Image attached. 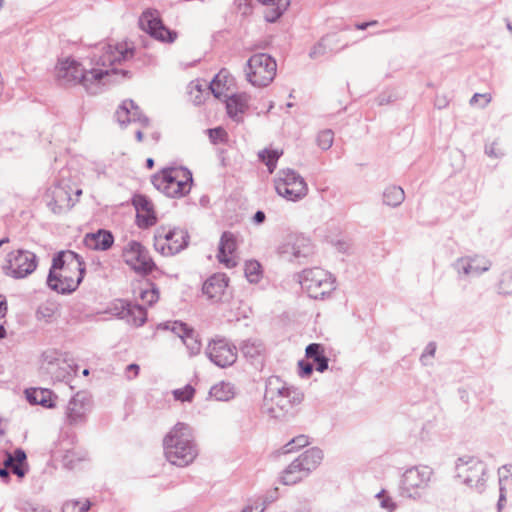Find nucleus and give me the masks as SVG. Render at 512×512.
<instances>
[{
  "instance_id": "obj_1",
  "label": "nucleus",
  "mask_w": 512,
  "mask_h": 512,
  "mask_svg": "<svg viewBox=\"0 0 512 512\" xmlns=\"http://www.w3.org/2000/svg\"><path fill=\"white\" fill-rule=\"evenodd\" d=\"M133 55L134 50L124 44L100 43L91 56V64L96 67L85 69L79 62L66 59L56 67L57 81L62 86L81 84L90 94H97L99 85L109 82L111 76L120 74L128 77V70H118L114 65L131 59Z\"/></svg>"
},
{
  "instance_id": "obj_2",
  "label": "nucleus",
  "mask_w": 512,
  "mask_h": 512,
  "mask_svg": "<svg viewBox=\"0 0 512 512\" xmlns=\"http://www.w3.org/2000/svg\"><path fill=\"white\" fill-rule=\"evenodd\" d=\"M166 459L175 466L186 467L198 455L192 428L183 422H178L163 439Z\"/></svg>"
},
{
  "instance_id": "obj_3",
  "label": "nucleus",
  "mask_w": 512,
  "mask_h": 512,
  "mask_svg": "<svg viewBox=\"0 0 512 512\" xmlns=\"http://www.w3.org/2000/svg\"><path fill=\"white\" fill-rule=\"evenodd\" d=\"M304 399L302 391L290 386L278 376H271L266 381L264 407L273 418L284 417L294 406Z\"/></svg>"
},
{
  "instance_id": "obj_4",
  "label": "nucleus",
  "mask_w": 512,
  "mask_h": 512,
  "mask_svg": "<svg viewBox=\"0 0 512 512\" xmlns=\"http://www.w3.org/2000/svg\"><path fill=\"white\" fill-rule=\"evenodd\" d=\"M154 187L171 198H181L189 194L193 177L186 167H167L152 176Z\"/></svg>"
},
{
  "instance_id": "obj_5",
  "label": "nucleus",
  "mask_w": 512,
  "mask_h": 512,
  "mask_svg": "<svg viewBox=\"0 0 512 512\" xmlns=\"http://www.w3.org/2000/svg\"><path fill=\"white\" fill-rule=\"evenodd\" d=\"M298 281L302 289L313 299H323L335 289L332 275L319 267L304 269L298 274Z\"/></svg>"
},
{
  "instance_id": "obj_6",
  "label": "nucleus",
  "mask_w": 512,
  "mask_h": 512,
  "mask_svg": "<svg viewBox=\"0 0 512 512\" xmlns=\"http://www.w3.org/2000/svg\"><path fill=\"white\" fill-rule=\"evenodd\" d=\"M456 476L465 485L481 493L487 481V465L473 456H463L457 459Z\"/></svg>"
},
{
  "instance_id": "obj_7",
  "label": "nucleus",
  "mask_w": 512,
  "mask_h": 512,
  "mask_svg": "<svg viewBox=\"0 0 512 512\" xmlns=\"http://www.w3.org/2000/svg\"><path fill=\"white\" fill-rule=\"evenodd\" d=\"M277 71L276 61L266 53L252 55L246 63V79L255 87L269 85Z\"/></svg>"
},
{
  "instance_id": "obj_8",
  "label": "nucleus",
  "mask_w": 512,
  "mask_h": 512,
  "mask_svg": "<svg viewBox=\"0 0 512 512\" xmlns=\"http://www.w3.org/2000/svg\"><path fill=\"white\" fill-rule=\"evenodd\" d=\"M433 471L428 466H414L407 469L400 481V494L411 499H420L426 494Z\"/></svg>"
},
{
  "instance_id": "obj_9",
  "label": "nucleus",
  "mask_w": 512,
  "mask_h": 512,
  "mask_svg": "<svg viewBox=\"0 0 512 512\" xmlns=\"http://www.w3.org/2000/svg\"><path fill=\"white\" fill-rule=\"evenodd\" d=\"M277 194L288 201H299L308 193L304 178L295 170L286 168L278 171L274 179Z\"/></svg>"
},
{
  "instance_id": "obj_10",
  "label": "nucleus",
  "mask_w": 512,
  "mask_h": 512,
  "mask_svg": "<svg viewBox=\"0 0 512 512\" xmlns=\"http://www.w3.org/2000/svg\"><path fill=\"white\" fill-rule=\"evenodd\" d=\"M7 264L3 266L7 276L22 279L32 274L38 265L37 256L29 251L19 249L7 255Z\"/></svg>"
},
{
  "instance_id": "obj_11",
  "label": "nucleus",
  "mask_w": 512,
  "mask_h": 512,
  "mask_svg": "<svg viewBox=\"0 0 512 512\" xmlns=\"http://www.w3.org/2000/svg\"><path fill=\"white\" fill-rule=\"evenodd\" d=\"M189 234L181 228L162 227L155 235V248L160 250L163 255H175L188 246Z\"/></svg>"
},
{
  "instance_id": "obj_12",
  "label": "nucleus",
  "mask_w": 512,
  "mask_h": 512,
  "mask_svg": "<svg viewBox=\"0 0 512 512\" xmlns=\"http://www.w3.org/2000/svg\"><path fill=\"white\" fill-rule=\"evenodd\" d=\"M123 258L125 263L140 275H148L156 269L149 251L138 241L128 242L123 250Z\"/></svg>"
},
{
  "instance_id": "obj_13",
  "label": "nucleus",
  "mask_w": 512,
  "mask_h": 512,
  "mask_svg": "<svg viewBox=\"0 0 512 512\" xmlns=\"http://www.w3.org/2000/svg\"><path fill=\"white\" fill-rule=\"evenodd\" d=\"M237 347L227 338L216 336L208 342L205 355L208 359L220 368L233 365L237 360Z\"/></svg>"
},
{
  "instance_id": "obj_14",
  "label": "nucleus",
  "mask_w": 512,
  "mask_h": 512,
  "mask_svg": "<svg viewBox=\"0 0 512 512\" xmlns=\"http://www.w3.org/2000/svg\"><path fill=\"white\" fill-rule=\"evenodd\" d=\"M85 274V263L80 267H72V270L63 271V273H56L52 270L49 271L47 277V285L54 291L62 294H67L75 291Z\"/></svg>"
},
{
  "instance_id": "obj_15",
  "label": "nucleus",
  "mask_w": 512,
  "mask_h": 512,
  "mask_svg": "<svg viewBox=\"0 0 512 512\" xmlns=\"http://www.w3.org/2000/svg\"><path fill=\"white\" fill-rule=\"evenodd\" d=\"M314 252V246L310 238L302 234H290L279 247V253L289 259L307 258Z\"/></svg>"
},
{
  "instance_id": "obj_16",
  "label": "nucleus",
  "mask_w": 512,
  "mask_h": 512,
  "mask_svg": "<svg viewBox=\"0 0 512 512\" xmlns=\"http://www.w3.org/2000/svg\"><path fill=\"white\" fill-rule=\"evenodd\" d=\"M92 407L91 397L85 391L77 392L66 406V420L70 425L83 424Z\"/></svg>"
},
{
  "instance_id": "obj_17",
  "label": "nucleus",
  "mask_w": 512,
  "mask_h": 512,
  "mask_svg": "<svg viewBox=\"0 0 512 512\" xmlns=\"http://www.w3.org/2000/svg\"><path fill=\"white\" fill-rule=\"evenodd\" d=\"M139 23L145 32L161 42L173 43L177 38L176 31L167 28L162 20L151 12H144Z\"/></svg>"
},
{
  "instance_id": "obj_18",
  "label": "nucleus",
  "mask_w": 512,
  "mask_h": 512,
  "mask_svg": "<svg viewBox=\"0 0 512 512\" xmlns=\"http://www.w3.org/2000/svg\"><path fill=\"white\" fill-rule=\"evenodd\" d=\"M45 198L47 206L54 214L65 213L74 206L70 190L61 184L48 188Z\"/></svg>"
},
{
  "instance_id": "obj_19",
  "label": "nucleus",
  "mask_w": 512,
  "mask_h": 512,
  "mask_svg": "<svg viewBox=\"0 0 512 512\" xmlns=\"http://www.w3.org/2000/svg\"><path fill=\"white\" fill-rule=\"evenodd\" d=\"M113 314L134 326H142L147 320V311L143 305L119 300L111 309Z\"/></svg>"
},
{
  "instance_id": "obj_20",
  "label": "nucleus",
  "mask_w": 512,
  "mask_h": 512,
  "mask_svg": "<svg viewBox=\"0 0 512 512\" xmlns=\"http://www.w3.org/2000/svg\"><path fill=\"white\" fill-rule=\"evenodd\" d=\"M491 267V261L480 256L462 257L456 260L454 268L459 274L464 275H481L488 271Z\"/></svg>"
},
{
  "instance_id": "obj_21",
  "label": "nucleus",
  "mask_w": 512,
  "mask_h": 512,
  "mask_svg": "<svg viewBox=\"0 0 512 512\" xmlns=\"http://www.w3.org/2000/svg\"><path fill=\"white\" fill-rule=\"evenodd\" d=\"M133 205L137 212V223L141 228L153 226L157 218L153 210V204L148 197L144 195H136L133 198Z\"/></svg>"
},
{
  "instance_id": "obj_22",
  "label": "nucleus",
  "mask_w": 512,
  "mask_h": 512,
  "mask_svg": "<svg viewBox=\"0 0 512 512\" xmlns=\"http://www.w3.org/2000/svg\"><path fill=\"white\" fill-rule=\"evenodd\" d=\"M250 95L242 93H234L227 97L226 109L228 116L236 123H243V114L249 108Z\"/></svg>"
},
{
  "instance_id": "obj_23",
  "label": "nucleus",
  "mask_w": 512,
  "mask_h": 512,
  "mask_svg": "<svg viewBox=\"0 0 512 512\" xmlns=\"http://www.w3.org/2000/svg\"><path fill=\"white\" fill-rule=\"evenodd\" d=\"M236 248L237 243L234 234L229 231L223 232L220 238L217 255L219 262L225 264L226 267L228 268L234 267L236 265V262L233 259L232 255L236 251Z\"/></svg>"
},
{
  "instance_id": "obj_24",
  "label": "nucleus",
  "mask_w": 512,
  "mask_h": 512,
  "mask_svg": "<svg viewBox=\"0 0 512 512\" xmlns=\"http://www.w3.org/2000/svg\"><path fill=\"white\" fill-rule=\"evenodd\" d=\"M83 242L91 250L107 251L114 243V236L109 230L99 229L96 232L87 233Z\"/></svg>"
},
{
  "instance_id": "obj_25",
  "label": "nucleus",
  "mask_w": 512,
  "mask_h": 512,
  "mask_svg": "<svg viewBox=\"0 0 512 512\" xmlns=\"http://www.w3.org/2000/svg\"><path fill=\"white\" fill-rule=\"evenodd\" d=\"M84 263L82 257L74 251H60L58 252L52 260V271L62 270L66 272V270H72V267H80Z\"/></svg>"
},
{
  "instance_id": "obj_26",
  "label": "nucleus",
  "mask_w": 512,
  "mask_h": 512,
  "mask_svg": "<svg viewBox=\"0 0 512 512\" xmlns=\"http://www.w3.org/2000/svg\"><path fill=\"white\" fill-rule=\"evenodd\" d=\"M227 285V279L224 275L214 274L204 282L202 291L209 299L219 300Z\"/></svg>"
},
{
  "instance_id": "obj_27",
  "label": "nucleus",
  "mask_w": 512,
  "mask_h": 512,
  "mask_svg": "<svg viewBox=\"0 0 512 512\" xmlns=\"http://www.w3.org/2000/svg\"><path fill=\"white\" fill-rule=\"evenodd\" d=\"M26 398L30 404L41 405L45 408L55 407L57 396L49 389L30 388L26 390Z\"/></svg>"
},
{
  "instance_id": "obj_28",
  "label": "nucleus",
  "mask_w": 512,
  "mask_h": 512,
  "mask_svg": "<svg viewBox=\"0 0 512 512\" xmlns=\"http://www.w3.org/2000/svg\"><path fill=\"white\" fill-rule=\"evenodd\" d=\"M302 470H305L306 474H310L315 470L323 460V451L318 447H312L297 457Z\"/></svg>"
},
{
  "instance_id": "obj_29",
  "label": "nucleus",
  "mask_w": 512,
  "mask_h": 512,
  "mask_svg": "<svg viewBox=\"0 0 512 512\" xmlns=\"http://www.w3.org/2000/svg\"><path fill=\"white\" fill-rule=\"evenodd\" d=\"M266 7L264 18L267 22L277 21L290 5L289 0H258Z\"/></svg>"
},
{
  "instance_id": "obj_30",
  "label": "nucleus",
  "mask_w": 512,
  "mask_h": 512,
  "mask_svg": "<svg viewBox=\"0 0 512 512\" xmlns=\"http://www.w3.org/2000/svg\"><path fill=\"white\" fill-rule=\"evenodd\" d=\"M239 349L244 357L251 361L261 358L266 352L264 343L260 339L256 338H250L242 341Z\"/></svg>"
},
{
  "instance_id": "obj_31",
  "label": "nucleus",
  "mask_w": 512,
  "mask_h": 512,
  "mask_svg": "<svg viewBox=\"0 0 512 512\" xmlns=\"http://www.w3.org/2000/svg\"><path fill=\"white\" fill-rule=\"evenodd\" d=\"M306 357L313 361L316 370L324 372L328 369L329 359L324 354V347L319 343H311L306 347Z\"/></svg>"
},
{
  "instance_id": "obj_32",
  "label": "nucleus",
  "mask_w": 512,
  "mask_h": 512,
  "mask_svg": "<svg viewBox=\"0 0 512 512\" xmlns=\"http://www.w3.org/2000/svg\"><path fill=\"white\" fill-rule=\"evenodd\" d=\"M209 394L217 401H229L235 396V387L230 382H220L210 388Z\"/></svg>"
},
{
  "instance_id": "obj_33",
  "label": "nucleus",
  "mask_w": 512,
  "mask_h": 512,
  "mask_svg": "<svg viewBox=\"0 0 512 512\" xmlns=\"http://www.w3.org/2000/svg\"><path fill=\"white\" fill-rule=\"evenodd\" d=\"M405 199L404 190L400 186H388L383 192V203L387 206L397 207Z\"/></svg>"
},
{
  "instance_id": "obj_34",
  "label": "nucleus",
  "mask_w": 512,
  "mask_h": 512,
  "mask_svg": "<svg viewBox=\"0 0 512 512\" xmlns=\"http://www.w3.org/2000/svg\"><path fill=\"white\" fill-rule=\"evenodd\" d=\"M183 344L186 346L189 356L193 357L200 353L202 343L199 334L191 327L189 332L182 338Z\"/></svg>"
},
{
  "instance_id": "obj_35",
  "label": "nucleus",
  "mask_w": 512,
  "mask_h": 512,
  "mask_svg": "<svg viewBox=\"0 0 512 512\" xmlns=\"http://www.w3.org/2000/svg\"><path fill=\"white\" fill-rule=\"evenodd\" d=\"M139 298L148 306H152L159 300V289L152 283L147 281L146 287L140 288Z\"/></svg>"
},
{
  "instance_id": "obj_36",
  "label": "nucleus",
  "mask_w": 512,
  "mask_h": 512,
  "mask_svg": "<svg viewBox=\"0 0 512 512\" xmlns=\"http://www.w3.org/2000/svg\"><path fill=\"white\" fill-rule=\"evenodd\" d=\"M229 77L228 71L226 69H222L212 80L210 89L216 98H220L223 94L222 87L227 85Z\"/></svg>"
},
{
  "instance_id": "obj_37",
  "label": "nucleus",
  "mask_w": 512,
  "mask_h": 512,
  "mask_svg": "<svg viewBox=\"0 0 512 512\" xmlns=\"http://www.w3.org/2000/svg\"><path fill=\"white\" fill-rule=\"evenodd\" d=\"M245 276L250 283H258L262 278L261 264L256 260H249L245 263Z\"/></svg>"
},
{
  "instance_id": "obj_38",
  "label": "nucleus",
  "mask_w": 512,
  "mask_h": 512,
  "mask_svg": "<svg viewBox=\"0 0 512 512\" xmlns=\"http://www.w3.org/2000/svg\"><path fill=\"white\" fill-rule=\"evenodd\" d=\"M281 154L282 153L277 150L264 149L259 152L258 157L262 162L265 163L269 173H273Z\"/></svg>"
},
{
  "instance_id": "obj_39",
  "label": "nucleus",
  "mask_w": 512,
  "mask_h": 512,
  "mask_svg": "<svg viewBox=\"0 0 512 512\" xmlns=\"http://www.w3.org/2000/svg\"><path fill=\"white\" fill-rule=\"evenodd\" d=\"M333 47L331 44V38L325 36L320 39L310 50L309 56L311 59H317L325 55L328 51H332Z\"/></svg>"
},
{
  "instance_id": "obj_40",
  "label": "nucleus",
  "mask_w": 512,
  "mask_h": 512,
  "mask_svg": "<svg viewBox=\"0 0 512 512\" xmlns=\"http://www.w3.org/2000/svg\"><path fill=\"white\" fill-rule=\"evenodd\" d=\"M130 107H133V100H124L115 112L116 120L121 126L130 123Z\"/></svg>"
},
{
  "instance_id": "obj_41",
  "label": "nucleus",
  "mask_w": 512,
  "mask_h": 512,
  "mask_svg": "<svg viewBox=\"0 0 512 512\" xmlns=\"http://www.w3.org/2000/svg\"><path fill=\"white\" fill-rule=\"evenodd\" d=\"M58 311V305L54 302H46L41 304L37 311L36 316L39 320L43 319L46 322H50L54 315Z\"/></svg>"
},
{
  "instance_id": "obj_42",
  "label": "nucleus",
  "mask_w": 512,
  "mask_h": 512,
  "mask_svg": "<svg viewBox=\"0 0 512 512\" xmlns=\"http://www.w3.org/2000/svg\"><path fill=\"white\" fill-rule=\"evenodd\" d=\"M77 373V366H72L67 363H63L62 366L58 367L57 370L54 372V377L58 381H65L70 382L71 377L73 375H76Z\"/></svg>"
},
{
  "instance_id": "obj_43",
  "label": "nucleus",
  "mask_w": 512,
  "mask_h": 512,
  "mask_svg": "<svg viewBox=\"0 0 512 512\" xmlns=\"http://www.w3.org/2000/svg\"><path fill=\"white\" fill-rule=\"evenodd\" d=\"M15 455L17 457V462L15 463V465H13V467L10 470L19 478H23L27 473V470L24 467L27 458L26 453L24 450L18 448L15 450Z\"/></svg>"
},
{
  "instance_id": "obj_44",
  "label": "nucleus",
  "mask_w": 512,
  "mask_h": 512,
  "mask_svg": "<svg viewBox=\"0 0 512 512\" xmlns=\"http://www.w3.org/2000/svg\"><path fill=\"white\" fill-rule=\"evenodd\" d=\"M90 508V502L85 500L84 502L78 500L66 501L62 506V512H86Z\"/></svg>"
},
{
  "instance_id": "obj_45",
  "label": "nucleus",
  "mask_w": 512,
  "mask_h": 512,
  "mask_svg": "<svg viewBox=\"0 0 512 512\" xmlns=\"http://www.w3.org/2000/svg\"><path fill=\"white\" fill-rule=\"evenodd\" d=\"M163 328L166 330H170L171 332H173L175 335L182 339L183 336L186 335L187 332H189V329L191 327L184 322L173 321L164 323Z\"/></svg>"
},
{
  "instance_id": "obj_46",
  "label": "nucleus",
  "mask_w": 512,
  "mask_h": 512,
  "mask_svg": "<svg viewBox=\"0 0 512 512\" xmlns=\"http://www.w3.org/2000/svg\"><path fill=\"white\" fill-rule=\"evenodd\" d=\"M334 141V132L331 129L320 131L317 136V144L322 150L331 148Z\"/></svg>"
},
{
  "instance_id": "obj_47",
  "label": "nucleus",
  "mask_w": 512,
  "mask_h": 512,
  "mask_svg": "<svg viewBox=\"0 0 512 512\" xmlns=\"http://www.w3.org/2000/svg\"><path fill=\"white\" fill-rule=\"evenodd\" d=\"M308 444L309 440L306 435H298L284 446V453H291L295 449L305 447Z\"/></svg>"
},
{
  "instance_id": "obj_48",
  "label": "nucleus",
  "mask_w": 512,
  "mask_h": 512,
  "mask_svg": "<svg viewBox=\"0 0 512 512\" xmlns=\"http://www.w3.org/2000/svg\"><path fill=\"white\" fill-rule=\"evenodd\" d=\"M131 122H138L143 127H147L149 125V118L142 113L134 101L133 107H130V123Z\"/></svg>"
},
{
  "instance_id": "obj_49",
  "label": "nucleus",
  "mask_w": 512,
  "mask_h": 512,
  "mask_svg": "<svg viewBox=\"0 0 512 512\" xmlns=\"http://www.w3.org/2000/svg\"><path fill=\"white\" fill-rule=\"evenodd\" d=\"M207 132L213 144L225 143L228 140V134L222 127L211 128Z\"/></svg>"
},
{
  "instance_id": "obj_50",
  "label": "nucleus",
  "mask_w": 512,
  "mask_h": 512,
  "mask_svg": "<svg viewBox=\"0 0 512 512\" xmlns=\"http://www.w3.org/2000/svg\"><path fill=\"white\" fill-rule=\"evenodd\" d=\"M195 393V389L191 385L173 391L174 398L180 401H191Z\"/></svg>"
},
{
  "instance_id": "obj_51",
  "label": "nucleus",
  "mask_w": 512,
  "mask_h": 512,
  "mask_svg": "<svg viewBox=\"0 0 512 512\" xmlns=\"http://www.w3.org/2000/svg\"><path fill=\"white\" fill-rule=\"evenodd\" d=\"M302 480V475L296 472L289 473L286 468L281 475L280 481L284 485H294Z\"/></svg>"
},
{
  "instance_id": "obj_52",
  "label": "nucleus",
  "mask_w": 512,
  "mask_h": 512,
  "mask_svg": "<svg viewBox=\"0 0 512 512\" xmlns=\"http://www.w3.org/2000/svg\"><path fill=\"white\" fill-rule=\"evenodd\" d=\"M279 497V494H278V488H274L272 489L271 491L267 492L266 495H264L263 497H260L261 501H262V507L261 509L258 511V512H264L266 507L273 503L274 501H276Z\"/></svg>"
},
{
  "instance_id": "obj_53",
  "label": "nucleus",
  "mask_w": 512,
  "mask_h": 512,
  "mask_svg": "<svg viewBox=\"0 0 512 512\" xmlns=\"http://www.w3.org/2000/svg\"><path fill=\"white\" fill-rule=\"evenodd\" d=\"M61 354L54 349L46 350L42 353V359L49 365H56L60 360Z\"/></svg>"
},
{
  "instance_id": "obj_54",
  "label": "nucleus",
  "mask_w": 512,
  "mask_h": 512,
  "mask_svg": "<svg viewBox=\"0 0 512 512\" xmlns=\"http://www.w3.org/2000/svg\"><path fill=\"white\" fill-rule=\"evenodd\" d=\"M298 366L299 375L301 377H309L313 372V364L308 361L301 360L299 361Z\"/></svg>"
},
{
  "instance_id": "obj_55",
  "label": "nucleus",
  "mask_w": 512,
  "mask_h": 512,
  "mask_svg": "<svg viewBox=\"0 0 512 512\" xmlns=\"http://www.w3.org/2000/svg\"><path fill=\"white\" fill-rule=\"evenodd\" d=\"M287 469H288L289 473L296 472L299 475H302V479L304 477L308 476V474H306L305 470H302V467L300 466V463L298 462L297 458L289 464Z\"/></svg>"
},
{
  "instance_id": "obj_56",
  "label": "nucleus",
  "mask_w": 512,
  "mask_h": 512,
  "mask_svg": "<svg viewBox=\"0 0 512 512\" xmlns=\"http://www.w3.org/2000/svg\"><path fill=\"white\" fill-rule=\"evenodd\" d=\"M479 99H484V103L481 105L482 107H485L486 105H488V103H490L491 101V96L490 94H480V93H475L472 98L470 99V104L471 105H475Z\"/></svg>"
},
{
  "instance_id": "obj_57",
  "label": "nucleus",
  "mask_w": 512,
  "mask_h": 512,
  "mask_svg": "<svg viewBox=\"0 0 512 512\" xmlns=\"http://www.w3.org/2000/svg\"><path fill=\"white\" fill-rule=\"evenodd\" d=\"M499 483L501 484L503 479H508L512 476V464L503 465L499 471Z\"/></svg>"
},
{
  "instance_id": "obj_58",
  "label": "nucleus",
  "mask_w": 512,
  "mask_h": 512,
  "mask_svg": "<svg viewBox=\"0 0 512 512\" xmlns=\"http://www.w3.org/2000/svg\"><path fill=\"white\" fill-rule=\"evenodd\" d=\"M383 493H384V491L377 494V497L382 498L381 502H380L381 507L388 509L389 511H393L396 507L395 504L393 503V501L390 498L383 497Z\"/></svg>"
},
{
  "instance_id": "obj_59",
  "label": "nucleus",
  "mask_w": 512,
  "mask_h": 512,
  "mask_svg": "<svg viewBox=\"0 0 512 512\" xmlns=\"http://www.w3.org/2000/svg\"><path fill=\"white\" fill-rule=\"evenodd\" d=\"M436 352V344L435 342H429L421 355V360L423 361L427 356L433 357Z\"/></svg>"
},
{
  "instance_id": "obj_60",
  "label": "nucleus",
  "mask_w": 512,
  "mask_h": 512,
  "mask_svg": "<svg viewBox=\"0 0 512 512\" xmlns=\"http://www.w3.org/2000/svg\"><path fill=\"white\" fill-rule=\"evenodd\" d=\"M495 146H496V143H495V142H493V143H492V144H490V145H487V146L485 147V153H486L488 156H490V157H495V158L501 157V156L503 155V153H502V152H500V151H497Z\"/></svg>"
},
{
  "instance_id": "obj_61",
  "label": "nucleus",
  "mask_w": 512,
  "mask_h": 512,
  "mask_svg": "<svg viewBox=\"0 0 512 512\" xmlns=\"http://www.w3.org/2000/svg\"><path fill=\"white\" fill-rule=\"evenodd\" d=\"M139 365L137 364H129L127 367H126V375L129 379L131 378H134L138 375L139 373Z\"/></svg>"
},
{
  "instance_id": "obj_62",
  "label": "nucleus",
  "mask_w": 512,
  "mask_h": 512,
  "mask_svg": "<svg viewBox=\"0 0 512 512\" xmlns=\"http://www.w3.org/2000/svg\"><path fill=\"white\" fill-rule=\"evenodd\" d=\"M17 462V457L16 455H12L10 453H8L6 455V459L4 460V467L7 468V469H11L13 467V465H15V463Z\"/></svg>"
},
{
  "instance_id": "obj_63",
  "label": "nucleus",
  "mask_w": 512,
  "mask_h": 512,
  "mask_svg": "<svg viewBox=\"0 0 512 512\" xmlns=\"http://www.w3.org/2000/svg\"><path fill=\"white\" fill-rule=\"evenodd\" d=\"M501 286H507L512 291V272L504 274L503 279L500 282Z\"/></svg>"
},
{
  "instance_id": "obj_64",
  "label": "nucleus",
  "mask_w": 512,
  "mask_h": 512,
  "mask_svg": "<svg viewBox=\"0 0 512 512\" xmlns=\"http://www.w3.org/2000/svg\"><path fill=\"white\" fill-rule=\"evenodd\" d=\"M265 219L266 215L261 210H258L253 216V221L255 224H262L265 221Z\"/></svg>"
}]
</instances>
